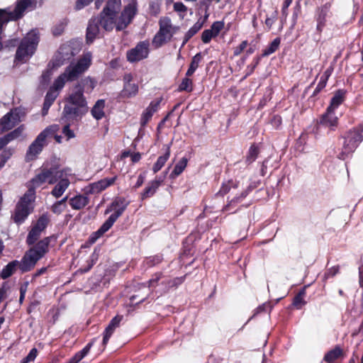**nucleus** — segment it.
Masks as SVG:
<instances>
[{
  "label": "nucleus",
  "mask_w": 363,
  "mask_h": 363,
  "mask_svg": "<svg viewBox=\"0 0 363 363\" xmlns=\"http://www.w3.org/2000/svg\"><path fill=\"white\" fill-rule=\"evenodd\" d=\"M91 52L84 53L76 63H71L65 72L55 80L45 96L42 110L43 116L47 115L50 107L59 95V92L64 87L65 83L77 79L88 69L91 64Z\"/></svg>",
  "instance_id": "nucleus-1"
},
{
  "label": "nucleus",
  "mask_w": 363,
  "mask_h": 363,
  "mask_svg": "<svg viewBox=\"0 0 363 363\" xmlns=\"http://www.w3.org/2000/svg\"><path fill=\"white\" fill-rule=\"evenodd\" d=\"M116 14L111 12H105L103 10L100 16L92 18L86 29V41L91 43L100 33L101 28L105 30H111L114 27L118 30V18Z\"/></svg>",
  "instance_id": "nucleus-2"
},
{
  "label": "nucleus",
  "mask_w": 363,
  "mask_h": 363,
  "mask_svg": "<svg viewBox=\"0 0 363 363\" xmlns=\"http://www.w3.org/2000/svg\"><path fill=\"white\" fill-rule=\"evenodd\" d=\"M126 206H108L104 213L108 214L111 213L107 220L100 226L95 232L92 233L88 240L87 243L89 245L94 244L103 235L106 233L114 224L116 220L120 217L125 210Z\"/></svg>",
  "instance_id": "nucleus-3"
},
{
  "label": "nucleus",
  "mask_w": 363,
  "mask_h": 363,
  "mask_svg": "<svg viewBox=\"0 0 363 363\" xmlns=\"http://www.w3.org/2000/svg\"><path fill=\"white\" fill-rule=\"evenodd\" d=\"M59 125H52L43 130L30 145L26 152V160H33L48 145V140L59 130Z\"/></svg>",
  "instance_id": "nucleus-4"
},
{
  "label": "nucleus",
  "mask_w": 363,
  "mask_h": 363,
  "mask_svg": "<svg viewBox=\"0 0 363 363\" xmlns=\"http://www.w3.org/2000/svg\"><path fill=\"white\" fill-rule=\"evenodd\" d=\"M38 43L39 33L38 30H32L21 41L16 51V59L20 61H26L33 55Z\"/></svg>",
  "instance_id": "nucleus-5"
},
{
  "label": "nucleus",
  "mask_w": 363,
  "mask_h": 363,
  "mask_svg": "<svg viewBox=\"0 0 363 363\" xmlns=\"http://www.w3.org/2000/svg\"><path fill=\"white\" fill-rule=\"evenodd\" d=\"M160 29L154 36L152 44L158 48L169 41L173 35L178 30V27L174 26L171 19L168 17H162L159 21Z\"/></svg>",
  "instance_id": "nucleus-6"
},
{
  "label": "nucleus",
  "mask_w": 363,
  "mask_h": 363,
  "mask_svg": "<svg viewBox=\"0 0 363 363\" xmlns=\"http://www.w3.org/2000/svg\"><path fill=\"white\" fill-rule=\"evenodd\" d=\"M250 189V184L247 177H244L241 181L234 182L229 181L228 183L223 184L216 196H223L230 191L235 195L236 199H232L231 201L238 202L240 197L246 196L248 190Z\"/></svg>",
  "instance_id": "nucleus-7"
},
{
  "label": "nucleus",
  "mask_w": 363,
  "mask_h": 363,
  "mask_svg": "<svg viewBox=\"0 0 363 363\" xmlns=\"http://www.w3.org/2000/svg\"><path fill=\"white\" fill-rule=\"evenodd\" d=\"M362 140V127H357L356 128L350 130L345 138L342 151L340 154V158L344 160L345 156L353 152Z\"/></svg>",
  "instance_id": "nucleus-8"
},
{
  "label": "nucleus",
  "mask_w": 363,
  "mask_h": 363,
  "mask_svg": "<svg viewBox=\"0 0 363 363\" xmlns=\"http://www.w3.org/2000/svg\"><path fill=\"white\" fill-rule=\"evenodd\" d=\"M77 52L78 48H74L71 43L62 45L53 60V65L56 67L62 65L67 60L74 56Z\"/></svg>",
  "instance_id": "nucleus-9"
},
{
  "label": "nucleus",
  "mask_w": 363,
  "mask_h": 363,
  "mask_svg": "<svg viewBox=\"0 0 363 363\" xmlns=\"http://www.w3.org/2000/svg\"><path fill=\"white\" fill-rule=\"evenodd\" d=\"M149 42L142 41L137 45L127 52L126 57L128 61L135 62L147 58L149 55Z\"/></svg>",
  "instance_id": "nucleus-10"
},
{
  "label": "nucleus",
  "mask_w": 363,
  "mask_h": 363,
  "mask_svg": "<svg viewBox=\"0 0 363 363\" xmlns=\"http://www.w3.org/2000/svg\"><path fill=\"white\" fill-rule=\"evenodd\" d=\"M137 13V2L132 0L123 9L121 16L118 18V30H121L127 27L132 21Z\"/></svg>",
  "instance_id": "nucleus-11"
},
{
  "label": "nucleus",
  "mask_w": 363,
  "mask_h": 363,
  "mask_svg": "<svg viewBox=\"0 0 363 363\" xmlns=\"http://www.w3.org/2000/svg\"><path fill=\"white\" fill-rule=\"evenodd\" d=\"M43 258L32 247L27 250L20 262V270L22 272H30L38 260Z\"/></svg>",
  "instance_id": "nucleus-12"
},
{
  "label": "nucleus",
  "mask_w": 363,
  "mask_h": 363,
  "mask_svg": "<svg viewBox=\"0 0 363 363\" xmlns=\"http://www.w3.org/2000/svg\"><path fill=\"white\" fill-rule=\"evenodd\" d=\"M124 86L121 91V97L123 99L133 98L138 93V85L132 82V76L129 74L124 76Z\"/></svg>",
  "instance_id": "nucleus-13"
},
{
  "label": "nucleus",
  "mask_w": 363,
  "mask_h": 363,
  "mask_svg": "<svg viewBox=\"0 0 363 363\" xmlns=\"http://www.w3.org/2000/svg\"><path fill=\"white\" fill-rule=\"evenodd\" d=\"M86 111V106H75L69 104L65 106L62 113L65 118L77 120L80 118Z\"/></svg>",
  "instance_id": "nucleus-14"
},
{
  "label": "nucleus",
  "mask_w": 363,
  "mask_h": 363,
  "mask_svg": "<svg viewBox=\"0 0 363 363\" xmlns=\"http://www.w3.org/2000/svg\"><path fill=\"white\" fill-rule=\"evenodd\" d=\"M18 121L19 117L16 113H8L0 120V134L13 128Z\"/></svg>",
  "instance_id": "nucleus-15"
},
{
  "label": "nucleus",
  "mask_w": 363,
  "mask_h": 363,
  "mask_svg": "<svg viewBox=\"0 0 363 363\" xmlns=\"http://www.w3.org/2000/svg\"><path fill=\"white\" fill-rule=\"evenodd\" d=\"M68 101L72 105L86 106V102L83 95V89L79 84L74 86L68 98Z\"/></svg>",
  "instance_id": "nucleus-16"
},
{
  "label": "nucleus",
  "mask_w": 363,
  "mask_h": 363,
  "mask_svg": "<svg viewBox=\"0 0 363 363\" xmlns=\"http://www.w3.org/2000/svg\"><path fill=\"white\" fill-rule=\"evenodd\" d=\"M43 170L45 175V179L49 184L55 183L60 178H62L66 174L65 170H60L56 166H53L49 169L44 167Z\"/></svg>",
  "instance_id": "nucleus-17"
},
{
  "label": "nucleus",
  "mask_w": 363,
  "mask_h": 363,
  "mask_svg": "<svg viewBox=\"0 0 363 363\" xmlns=\"http://www.w3.org/2000/svg\"><path fill=\"white\" fill-rule=\"evenodd\" d=\"M337 123L338 118L335 116V111L327 108L326 113L320 119V124L332 130L337 125Z\"/></svg>",
  "instance_id": "nucleus-18"
},
{
  "label": "nucleus",
  "mask_w": 363,
  "mask_h": 363,
  "mask_svg": "<svg viewBox=\"0 0 363 363\" xmlns=\"http://www.w3.org/2000/svg\"><path fill=\"white\" fill-rule=\"evenodd\" d=\"M160 100L153 101L146 108L141 116L140 124L141 125H145L148 121L151 119L154 113H155L159 108Z\"/></svg>",
  "instance_id": "nucleus-19"
},
{
  "label": "nucleus",
  "mask_w": 363,
  "mask_h": 363,
  "mask_svg": "<svg viewBox=\"0 0 363 363\" xmlns=\"http://www.w3.org/2000/svg\"><path fill=\"white\" fill-rule=\"evenodd\" d=\"M30 206H16L12 218L13 221L18 224H22L30 213Z\"/></svg>",
  "instance_id": "nucleus-20"
},
{
  "label": "nucleus",
  "mask_w": 363,
  "mask_h": 363,
  "mask_svg": "<svg viewBox=\"0 0 363 363\" xmlns=\"http://www.w3.org/2000/svg\"><path fill=\"white\" fill-rule=\"evenodd\" d=\"M116 177L111 178H104L101 179L100 181L93 183L91 184V191L92 193H98L100 192L107 187L111 186L116 181Z\"/></svg>",
  "instance_id": "nucleus-21"
},
{
  "label": "nucleus",
  "mask_w": 363,
  "mask_h": 363,
  "mask_svg": "<svg viewBox=\"0 0 363 363\" xmlns=\"http://www.w3.org/2000/svg\"><path fill=\"white\" fill-rule=\"evenodd\" d=\"M328 13V9L327 6H324L320 8H318L316 13V30L321 33L323 28L325 26L326 17Z\"/></svg>",
  "instance_id": "nucleus-22"
},
{
  "label": "nucleus",
  "mask_w": 363,
  "mask_h": 363,
  "mask_svg": "<svg viewBox=\"0 0 363 363\" xmlns=\"http://www.w3.org/2000/svg\"><path fill=\"white\" fill-rule=\"evenodd\" d=\"M185 279L186 275L171 279L163 280L161 284L164 286V291H168L171 289H177L184 282Z\"/></svg>",
  "instance_id": "nucleus-23"
},
{
  "label": "nucleus",
  "mask_w": 363,
  "mask_h": 363,
  "mask_svg": "<svg viewBox=\"0 0 363 363\" xmlns=\"http://www.w3.org/2000/svg\"><path fill=\"white\" fill-rule=\"evenodd\" d=\"M59 180V182L55 185L52 191V194L55 198L60 197L69 185V179L64 176L62 178H60Z\"/></svg>",
  "instance_id": "nucleus-24"
},
{
  "label": "nucleus",
  "mask_w": 363,
  "mask_h": 363,
  "mask_svg": "<svg viewBox=\"0 0 363 363\" xmlns=\"http://www.w3.org/2000/svg\"><path fill=\"white\" fill-rule=\"evenodd\" d=\"M51 237H46L38 241L32 248L38 252L42 257L48 251V246L50 242Z\"/></svg>",
  "instance_id": "nucleus-25"
},
{
  "label": "nucleus",
  "mask_w": 363,
  "mask_h": 363,
  "mask_svg": "<svg viewBox=\"0 0 363 363\" xmlns=\"http://www.w3.org/2000/svg\"><path fill=\"white\" fill-rule=\"evenodd\" d=\"M20 267V262L18 260H13L9 262L1 270V277L3 279L9 278L16 271L17 267Z\"/></svg>",
  "instance_id": "nucleus-26"
},
{
  "label": "nucleus",
  "mask_w": 363,
  "mask_h": 363,
  "mask_svg": "<svg viewBox=\"0 0 363 363\" xmlns=\"http://www.w3.org/2000/svg\"><path fill=\"white\" fill-rule=\"evenodd\" d=\"M163 182L162 179H155L152 181L148 186L145 188L144 192L141 194V197L143 199L152 196L157 189V188L160 186L161 183Z\"/></svg>",
  "instance_id": "nucleus-27"
},
{
  "label": "nucleus",
  "mask_w": 363,
  "mask_h": 363,
  "mask_svg": "<svg viewBox=\"0 0 363 363\" xmlns=\"http://www.w3.org/2000/svg\"><path fill=\"white\" fill-rule=\"evenodd\" d=\"M104 107H105V101L103 99L98 100L94 104V107L91 109V115L96 120L101 119L104 115Z\"/></svg>",
  "instance_id": "nucleus-28"
},
{
  "label": "nucleus",
  "mask_w": 363,
  "mask_h": 363,
  "mask_svg": "<svg viewBox=\"0 0 363 363\" xmlns=\"http://www.w3.org/2000/svg\"><path fill=\"white\" fill-rule=\"evenodd\" d=\"M164 259L163 255L158 253L155 255L146 257L143 260V265L147 268H152L160 264Z\"/></svg>",
  "instance_id": "nucleus-29"
},
{
  "label": "nucleus",
  "mask_w": 363,
  "mask_h": 363,
  "mask_svg": "<svg viewBox=\"0 0 363 363\" xmlns=\"http://www.w3.org/2000/svg\"><path fill=\"white\" fill-rule=\"evenodd\" d=\"M342 350L340 346H335L333 350L328 351L324 355L323 360L327 363H333L342 354Z\"/></svg>",
  "instance_id": "nucleus-30"
},
{
  "label": "nucleus",
  "mask_w": 363,
  "mask_h": 363,
  "mask_svg": "<svg viewBox=\"0 0 363 363\" xmlns=\"http://www.w3.org/2000/svg\"><path fill=\"white\" fill-rule=\"evenodd\" d=\"M344 98L345 92L342 90H338L332 98L330 104L328 107V109L335 111V109L343 102Z\"/></svg>",
  "instance_id": "nucleus-31"
},
{
  "label": "nucleus",
  "mask_w": 363,
  "mask_h": 363,
  "mask_svg": "<svg viewBox=\"0 0 363 363\" xmlns=\"http://www.w3.org/2000/svg\"><path fill=\"white\" fill-rule=\"evenodd\" d=\"M169 156H170V150H169V147H167L165 153L163 155L160 156L157 158V162L153 165L152 171L154 172V173L157 172L162 168V167L164 165L166 162L168 160Z\"/></svg>",
  "instance_id": "nucleus-32"
},
{
  "label": "nucleus",
  "mask_w": 363,
  "mask_h": 363,
  "mask_svg": "<svg viewBox=\"0 0 363 363\" xmlns=\"http://www.w3.org/2000/svg\"><path fill=\"white\" fill-rule=\"evenodd\" d=\"M305 296L306 286L301 289L293 298L292 304L296 308L301 309L303 306L306 304V301L304 300Z\"/></svg>",
  "instance_id": "nucleus-33"
},
{
  "label": "nucleus",
  "mask_w": 363,
  "mask_h": 363,
  "mask_svg": "<svg viewBox=\"0 0 363 363\" xmlns=\"http://www.w3.org/2000/svg\"><path fill=\"white\" fill-rule=\"evenodd\" d=\"M42 231L32 226L26 238V243L28 245H34L39 239Z\"/></svg>",
  "instance_id": "nucleus-34"
},
{
  "label": "nucleus",
  "mask_w": 363,
  "mask_h": 363,
  "mask_svg": "<svg viewBox=\"0 0 363 363\" xmlns=\"http://www.w3.org/2000/svg\"><path fill=\"white\" fill-rule=\"evenodd\" d=\"M49 223L50 217L48 213H43L33 226L43 232L47 228Z\"/></svg>",
  "instance_id": "nucleus-35"
},
{
  "label": "nucleus",
  "mask_w": 363,
  "mask_h": 363,
  "mask_svg": "<svg viewBox=\"0 0 363 363\" xmlns=\"http://www.w3.org/2000/svg\"><path fill=\"white\" fill-rule=\"evenodd\" d=\"M121 0H108L106 6L103 10L104 13L108 11L117 14L121 9Z\"/></svg>",
  "instance_id": "nucleus-36"
},
{
  "label": "nucleus",
  "mask_w": 363,
  "mask_h": 363,
  "mask_svg": "<svg viewBox=\"0 0 363 363\" xmlns=\"http://www.w3.org/2000/svg\"><path fill=\"white\" fill-rule=\"evenodd\" d=\"M202 27L203 22L197 21L185 34L182 45H184Z\"/></svg>",
  "instance_id": "nucleus-37"
},
{
  "label": "nucleus",
  "mask_w": 363,
  "mask_h": 363,
  "mask_svg": "<svg viewBox=\"0 0 363 363\" xmlns=\"http://www.w3.org/2000/svg\"><path fill=\"white\" fill-rule=\"evenodd\" d=\"M188 160L186 158H182L175 165L171 173V177H177L182 173L187 165Z\"/></svg>",
  "instance_id": "nucleus-38"
},
{
  "label": "nucleus",
  "mask_w": 363,
  "mask_h": 363,
  "mask_svg": "<svg viewBox=\"0 0 363 363\" xmlns=\"http://www.w3.org/2000/svg\"><path fill=\"white\" fill-rule=\"evenodd\" d=\"M45 182H47L45 179V175L42 169L41 171L38 174H36L34 178L32 179L30 181V185L33 188L35 189L39 187Z\"/></svg>",
  "instance_id": "nucleus-39"
},
{
  "label": "nucleus",
  "mask_w": 363,
  "mask_h": 363,
  "mask_svg": "<svg viewBox=\"0 0 363 363\" xmlns=\"http://www.w3.org/2000/svg\"><path fill=\"white\" fill-rule=\"evenodd\" d=\"M19 135V132L16 130L11 132L6 135L0 138V150L7 145L10 141L14 140Z\"/></svg>",
  "instance_id": "nucleus-40"
},
{
  "label": "nucleus",
  "mask_w": 363,
  "mask_h": 363,
  "mask_svg": "<svg viewBox=\"0 0 363 363\" xmlns=\"http://www.w3.org/2000/svg\"><path fill=\"white\" fill-rule=\"evenodd\" d=\"M35 200V191L32 186L29 188L27 192L21 199L20 204H30Z\"/></svg>",
  "instance_id": "nucleus-41"
},
{
  "label": "nucleus",
  "mask_w": 363,
  "mask_h": 363,
  "mask_svg": "<svg viewBox=\"0 0 363 363\" xmlns=\"http://www.w3.org/2000/svg\"><path fill=\"white\" fill-rule=\"evenodd\" d=\"M96 82L95 80L88 77L83 79L79 84L82 86L83 89H84L86 91L91 92L96 86Z\"/></svg>",
  "instance_id": "nucleus-42"
},
{
  "label": "nucleus",
  "mask_w": 363,
  "mask_h": 363,
  "mask_svg": "<svg viewBox=\"0 0 363 363\" xmlns=\"http://www.w3.org/2000/svg\"><path fill=\"white\" fill-rule=\"evenodd\" d=\"M279 44H280V40L279 38H275L272 42L270 45L267 49L264 50V51L263 52V55L267 56V55H271L273 52H274L278 49Z\"/></svg>",
  "instance_id": "nucleus-43"
},
{
  "label": "nucleus",
  "mask_w": 363,
  "mask_h": 363,
  "mask_svg": "<svg viewBox=\"0 0 363 363\" xmlns=\"http://www.w3.org/2000/svg\"><path fill=\"white\" fill-rule=\"evenodd\" d=\"M116 330L115 328L111 326L110 325H108L107 327L105 328L104 333H103V341L102 344L104 346H106L113 335L114 330Z\"/></svg>",
  "instance_id": "nucleus-44"
},
{
  "label": "nucleus",
  "mask_w": 363,
  "mask_h": 363,
  "mask_svg": "<svg viewBox=\"0 0 363 363\" xmlns=\"http://www.w3.org/2000/svg\"><path fill=\"white\" fill-rule=\"evenodd\" d=\"M192 80L188 77L183 79L182 83L179 85V89L180 91H186L190 92L193 89Z\"/></svg>",
  "instance_id": "nucleus-45"
},
{
  "label": "nucleus",
  "mask_w": 363,
  "mask_h": 363,
  "mask_svg": "<svg viewBox=\"0 0 363 363\" xmlns=\"http://www.w3.org/2000/svg\"><path fill=\"white\" fill-rule=\"evenodd\" d=\"M259 154V150L255 145H252L250 147L248 155L247 156V161L250 163L254 162Z\"/></svg>",
  "instance_id": "nucleus-46"
},
{
  "label": "nucleus",
  "mask_w": 363,
  "mask_h": 363,
  "mask_svg": "<svg viewBox=\"0 0 363 363\" xmlns=\"http://www.w3.org/2000/svg\"><path fill=\"white\" fill-rule=\"evenodd\" d=\"M270 307L269 305L267 303H263L262 305H259L257 306L253 311V315L247 320L246 323H248L252 319H253L255 316L259 315V313L262 312H265L267 311V308Z\"/></svg>",
  "instance_id": "nucleus-47"
},
{
  "label": "nucleus",
  "mask_w": 363,
  "mask_h": 363,
  "mask_svg": "<svg viewBox=\"0 0 363 363\" xmlns=\"http://www.w3.org/2000/svg\"><path fill=\"white\" fill-rule=\"evenodd\" d=\"M340 266L335 265L329 268L324 274V278L325 279L332 278L339 273Z\"/></svg>",
  "instance_id": "nucleus-48"
},
{
  "label": "nucleus",
  "mask_w": 363,
  "mask_h": 363,
  "mask_svg": "<svg viewBox=\"0 0 363 363\" xmlns=\"http://www.w3.org/2000/svg\"><path fill=\"white\" fill-rule=\"evenodd\" d=\"M38 354V350L36 348H33L30 350L29 353L26 357L23 358L21 360V363H28L30 362L34 361L36 358Z\"/></svg>",
  "instance_id": "nucleus-49"
},
{
  "label": "nucleus",
  "mask_w": 363,
  "mask_h": 363,
  "mask_svg": "<svg viewBox=\"0 0 363 363\" xmlns=\"http://www.w3.org/2000/svg\"><path fill=\"white\" fill-rule=\"evenodd\" d=\"M163 277V274L162 272H156L154 274L152 277V278L149 280V286L150 287H154L155 286L158 281L162 279Z\"/></svg>",
  "instance_id": "nucleus-50"
},
{
  "label": "nucleus",
  "mask_w": 363,
  "mask_h": 363,
  "mask_svg": "<svg viewBox=\"0 0 363 363\" xmlns=\"http://www.w3.org/2000/svg\"><path fill=\"white\" fill-rule=\"evenodd\" d=\"M13 152L11 150H4L0 155V169L4 167L7 160L11 156Z\"/></svg>",
  "instance_id": "nucleus-51"
},
{
  "label": "nucleus",
  "mask_w": 363,
  "mask_h": 363,
  "mask_svg": "<svg viewBox=\"0 0 363 363\" xmlns=\"http://www.w3.org/2000/svg\"><path fill=\"white\" fill-rule=\"evenodd\" d=\"M216 37L210 29L205 30L201 35V40L204 43H208L211 40Z\"/></svg>",
  "instance_id": "nucleus-52"
},
{
  "label": "nucleus",
  "mask_w": 363,
  "mask_h": 363,
  "mask_svg": "<svg viewBox=\"0 0 363 363\" xmlns=\"http://www.w3.org/2000/svg\"><path fill=\"white\" fill-rule=\"evenodd\" d=\"M224 26V23L221 21H216L214 22L211 28V30H212V33L215 35V36H217L220 31L223 29Z\"/></svg>",
  "instance_id": "nucleus-53"
},
{
  "label": "nucleus",
  "mask_w": 363,
  "mask_h": 363,
  "mask_svg": "<svg viewBox=\"0 0 363 363\" xmlns=\"http://www.w3.org/2000/svg\"><path fill=\"white\" fill-rule=\"evenodd\" d=\"M9 289V284L5 281L0 286V303L6 298L7 291Z\"/></svg>",
  "instance_id": "nucleus-54"
},
{
  "label": "nucleus",
  "mask_w": 363,
  "mask_h": 363,
  "mask_svg": "<svg viewBox=\"0 0 363 363\" xmlns=\"http://www.w3.org/2000/svg\"><path fill=\"white\" fill-rule=\"evenodd\" d=\"M201 60V56L199 53L196 54L191 60L189 68L194 72L198 68L199 62Z\"/></svg>",
  "instance_id": "nucleus-55"
},
{
  "label": "nucleus",
  "mask_w": 363,
  "mask_h": 363,
  "mask_svg": "<svg viewBox=\"0 0 363 363\" xmlns=\"http://www.w3.org/2000/svg\"><path fill=\"white\" fill-rule=\"evenodd\" d=\"M28 281H26L24 282L21 286H20V297H19V303L21 304L23 303L24 299H25V296H26V291H27V288H28Z\"/></svg>",
  "instance_id": "nucleus-56"
},
{
  "label": "nucleus",
  "mask_w": 363,
  "mask_h": 363,
  "mask_svg": "<svg viewBox=\"0 0 363 363\" xmlns=\"http://www.w3.org/2000/svg\"><path fill=\"white\" fill-rule=\"evenodd\" d=\"M248 43L247 40L242 41L239 46L234 48V55L238 56L247 48Z\"/></svg>",
  "instance_id": "nucleus-57"
},
{
  "label": "nucleus",
  "mask_w": 363,
  "mask_h": 363,
  "mask_svg": "<svg viewBox=\"0 0 363 363\" xmlns=\"http://www.w3.org/2000/svg\"><path fill=\"white\" fill-rule=\"evenodd\" d=\"M123 318V315H117L111 320L108 325L116 328L119 326Z\"/></svg>",
  "instance_id": "nucleus-58"
},
{
  "label": "nucleus",
  "mask_w": 363,
  "mask_h": 363,
  "mask_svg": "<svg viewBox=\"0 0 363 363\" xmlns=\"http://www.w3.org/2000/svg\"><path fill=\"white\" fill-rule=\"evenodd\" d=\"M62 133L67 138L68 140L73 138L75 136L74 132L72 130H70L69 125H66L63 128Z\"/></svg>",
  "instance_id": "nucleus-59"
},
{
  "label": "nucleus",
  "mask_w": 363,
  "mask_h": 363,
  "mask_svg": "<svg viewBox=\"0 0 363 363\" xmlns=\"http://www.w3.org/2000/svg\"><path fill=\"white\" fill-rule=\"evenodd\" d=\"M92 0H77L75 5L77 10H80L84 6L89 5Z\"/></svg>",
  "instance_id": "nucleus-60"
},
{
  "label": "nucleus",
  "mask_w": 363,
  "mask_h": 363,
  "mask_svg": "<svg viewBox=\"0 0 363 363\" xmlns=\"http://www.w3.org/2000/svg\"><path fill=\"white\" fill-rule=\"evenodd\" d=\"M174 9L178 12H186L187 11L186 6L182 2H177L174 4Z\"/></svg>",
  "instance_id": "nucleus-61"
},
{
  "label": "nucleus",
  "mask_w": 363,
  "mask_h": 363,
  "mask_svg": "<svg viewBox=\"0 0 363 363\" xmlns=\"http://www.w3.org/2000/svg\"><path fill=\"white\" fill-rule=\"evenodd\" d=\"M39 304H40V302L36 300L30 302V303L29 304V306L27 308L28 313H31Z\"/></svg>",
  "instance_id": "nucleus-62"
},
{
  "label": "nucleus",
  "mask_w": 363,
  "mask_h": 363,
  "mask_svg": "<svg viewBox=\"0 0 363 363\" xmlns=\"http://www.w3.org/2000/svg\"><path fill=\"white\" fill-rule=\"evenodd\" d=\"M99 250L97 248H95L93 251V252L89 256V259L91 260V262H94L96 263L98 259H99Z\"/></svg>",
  "instance_id": "nucleus-63"
},
{
  "label": "nucleus",
  "mask_w": 363,
  "mask_h": 363,
  "mask_svg": "<svg viewBox=\"0 0 363 363\" xmlns=\"http://www.w3.org/2000/svg\"><path fill=\"white\" fill-rule=\"evenodd\" d=\"M359 283L360 287H363V264L359 267Z\"/></svg>",
  "instance_id": "nucleus-64"
}]
</instances>
